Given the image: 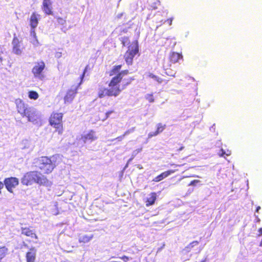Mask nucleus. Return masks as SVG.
Listing matches in <instances>:
<instances>
[{"mask_svg": "<svg viewBox=\"0 0 262 262\" xmlns=\"http://www.w3.org/2000/svg\"><path fill=\"white\" fill-rule=\"evenodd\" d=\"M94 237V235L92 234L88 235L83 234L80 235L78 238L79 243H87L90 242Z\"/></svg>", "mask_w": 262, "mask_h": 262, "instance_id": "a211bd4d", "label": "nucleus"}, {"mask_svg": "<svg viewBox=\"0 0 262 262\" xmlns=\"http://www.w3.org/2000/svg\"><path fill=\"white\" fill-rule=\"evenodd\" d=\"M17 108L18 112L25 116L27 113L31 110V107H28L21 100L18 99L16 100Z\"/></svg>", "mask_w": 262, "mask_h": 262, "instance_id": "9b49d317", "label": "nucleus"}, {"mask_svg": "<svg viewBox=\"0 0 262 262\" xmlns=\"http://www.w3.org/2000/svg\"><path fill=\"white\" fill-rule=\"evenodd\" d=\"M36 249L31 248L26 254L27 262H34L36 258Z\"/></svg>", "mask_w": 262, "mask_h": 262, "instance_id": "4468645a", "label": "nucleus"}, {"mask_svg": "<svg viewBox=\"0 0 262 262\" xmlns=\"http://www.w3.org/2000/svg\"><path fill=\"white\" fill-rule=\"evenodd\" d=\"M62 118V113H56L52 114L50 119V124L56 128L59 135H61L63 132Z\"/></svg>", "mask_w": 262, "mask_h": 262, "instance_id": "7ed1b4c3", "label": "nucleus"}, {"mask_svg": "<svg viewBox=\"0 0 262 262\" xmlns=\"http://www.w3.org/2000/svg\"><path fill=\"white\" fill-rule=\"evenodd\" d=\"M258 232L262 234V228L259 229Z\"/></svg>", "mask_w": 262, "mask_h": 262, "instance_id": "49530a36", "label": "nucleus"}, {"mask_svg": "<svg viewBox=\"0 0 262 262\" xmlns=\"http://www.w3.org/2000/svg\"><path fill=\"white\" fill-rule=\"evenodd\" d=\"M176 171H177V170H168L167 171H165V172L162 173L161 174V176H162V178L163 179L164 178H165L167 177L170 174L174 173Z\"/></svg>", "mask_w": 262, "mask_h": 262, "instance_id": "b1692460", "label": "nucleus"}, {"mask_svg": "<svg viewBox=\"0 0 262 262\" xmlns=\"http://www.w3.org/2000/svg\"><path fill=\"white\" fill-rule=\"evenodd\" d=\"M39 17L40 15L35 13H33L31 15L30 19V25L32 29H35L37 27Z\"/></svg>", "mask_w": 262, "mask_h": 262, "instance_id": "2eb2a0df", "label": "nucleus"}, {"mask_svg": "<svg viewBox=\"0 0 262 262\" xmlns=\"http://www.w3.org/2000/svg\"><path fill=\"white\" fill-rule=\"evenodd\" d=\"M12 52L16 55H20L23 50L22 43L19 39L15 37H14L12 42Z\"/></svg>", "mask_w": 262, "mask_h": 262, "instance_id": "1a4fd4ad", "label": "nucleus"}, {"mask_svg": "<svg viewBox=\"0 0 262 262\" xmlns=\"http://www.w3.org/2000/svg\"><path fill=\"white\" fill-rule=\"evenodd\" d=\"M42 10L47 14L50 15L52 13V3L51 0H43V1Z\"/></svg>", "mask_w": 262, "mask_h": 262, "instance_id": "ddd939ff", "label": "nucleus"}, {"mask_svg": "<svg viewBox=\"0 0 262 262\" xmlns=\"http://www.w3.org/2000/svg\"><path fill=\"white\" fill-rule=\"evenodd\" d=\"M85 71H86V69L84 70V72H83V73L82 75L81 76V82H80V83H79V84H80L82 83V79H83V77H84V76Z\"/></svg>", "mask_w": 262, "mask_h": 262, "instance_id": "79ce46f5", "label": "nucleus"}, {"mask_svg": "<svg viewBox=\"0 0 262 262\" xmlns=\"http://www.w3.org/2000/svg\"><path fill=\"white\" fill-rule=\"evenodd\" d=\"M8 251V248L5 246L0 247V262L6 256Z\"/></svg>", "mask_w": 262, "mask_h": 262, "instance_id": "412c9836", "label": "nucleus"}, {"mask_svg": "<svg viewBox=\"0 0 262 262\" xmlns=\"http://www.w3.org/2000/svg\"><path fill=\"white\" fill-rule=\"evenodd\" d=\"M145 99L149 102H154V98L152 94H147L145 96Z\"/></svg>", "mask_w": 262, "mask_h": 262, "instance_id": "393cba45", "label": "nucleus"}, {"mask_svg": "<svg viewBox=\"0 0 262 262\" xmlns=\"http://www.w3.org/2000/svg\"><path fill=\"white\" fill-rule=\"evenodd\" d=\"M123 31H124V32H127V30H123Z\"/></svg>", "mask_w": 262, "mask_h": 262, "instance_id": "864d4df0", "label": "nucleus"}, {"mask_svg": "<svg viewBox=\"0 0 262 262\" xmlns=\"http://www.w3.org/2000/svg\"><path fill=\"white\" fill-rule=\"evenodd\" d=\"M121 68V65L114 66L110 72V75L112 76L111 81L108 87L105 88L102 86H99L98 90V96L100 98L105 96L117 97L119 95L121 91L124 89V87L121 88L120 83L121 81L123 76L128 74L127 70H124L120 72Z\"/></svg>", "mask_w": 262, "mask_h": 262, "instance_id": "f257e3e1", "label": "nucleus"}, {"mask_svg": "<svg viewBox=\"0 0 262 262\" xmlns=\"http://www.w3.org/2000/svg\"><path fill=\"white\" fill-rule=\"evenodd\" d=\"M166 74H167L168 75L171 76H174V75H175V74H176V73H174V74H172V73H171V72H169V71H166Z\"/></svg>", "mask_w": 262, "mask_h": 262, "instance_id": "ea45409f", "label": "nucleus"}, {"mask_svg": "<svg viewBox=\"0 0 262 262\" xmlns=\"http://www.w3.org/2000/svg\"><path fill=\"white\" fill-rule=\"evenodd\" d=\"M159 134L156 131L155 132H150L148 134V138H150L154 136H156Z\"/></svg>", "mask_w": 262, "mask_h": 262, "instance_id": "72a5a7b5", "label": "nucleus"}, {"mask_svg": "<svg viewBox=\"0 0 262 262\" xmlns=\"http://www.w3.org/2000/svg\"><path fill=\"white\" fill-rule=\"evenodd\" d=\"M162 180H163V178H162V176H161V174H160L158 176L156 177L153 180V181H155V182H159V181H161Z\"/></svg>", "mask_w": 262, "mask_h": 262, "instance_id": "f704fd0d", "label": "nucleus"}, {"mask_svg": "<svg viewBox=\"0 0 262 262\" xmlns=\"http://www.w3.org/2000/svg\"><path fill=\"white\" fill-rule=\"evenodd\" d=\"M128 41V38H124L122 40V43L123 45V46H125V44Z\"/></svg>", "mask_w": 262, "mask_h": 262, "instance_id": "58836bf2", "label": "nucleus"}, {"mask_svg": "<svg viewBox=\"0 0 262 262\" xmlns=\"http://www.w3.org/2000/svg\"><path fill=\"white\" fill-rule=\"evenodd\" d=\"M148 77L153 79L154 80L157 81L159 83H161L163 82V80L162 78L154 75L152 73H148L147 75Z\"/></svg>", "mask_w": 262, "mask_h": 262, "instance_id": "5701e85b", "label": "nucleus"}, {"mask_svg": "<svg viewBox=\"0 0 262 262\" xmlns=\"http://www.w3.org/2000/svg\"><path fill=\"white\" fill-rule=\"evenodd\" d=\"M30 35L33 37V38H36L37 36H36V33H35V29H31V31H30Z\"/></svg>", "mask_w": 262, "mask_h": 262, "instance_id": "2f4dec72", "label": "nucleus"}, {"mask_svg": "<svg viewBox=\"0 0 262 262\" xmlns=\"http://www.w3.org/2000/svg\"><path fill=\"white\" fill-rule=\"evenodd\" d=\"M19 183L18 179L16 178L11 177L7 178L4 181V184L7 189L10 192H13V189L15 188Z\"/></svg>", "mask_w": 262, "mask_h": 262, "instance_id": "0eeeda50", "label": "nucleus"}, {"mask_svg": "<svg viewBox=\"0 0 262 262\" xmlns=\"http://www.w3.org/2000/svg\"><path fill=\"white\" fill-rule=\"evenodd\" d=\"M4 187V183L0 181V194L1 193V190Z\"/></svg>", "mask_w": 262, "mask_h": 262, "instance_id": "a19ab883", "label": "nucleus"}, {"mask_svg": "<svg viewBox=\"0 0 262 262\" xmlns=\"http://www.w3.org/2000/svg\"><path fill=\"white\" fill-rule=\"evenodd\" d=\"M51 160V164L53 166V170L57 165L59 164L61 162L62 157L59 155H55L49 158Z\"/></svg>", "mask_w": 262, "mask_h": 262, "instance_id": "dca6fc26", "label": "nucleus"}, {"mask_svg": "<svg viewBox=\"0 0 262 262\" xmlns=\"http://www.w3.org/2000/svg\"><path fill=\"white\" fill-rule=\"evenodd\" d=\"M224 155H226V156H230L231 155V151L229 150H228L227 152H226L223 149H222L221 153L219 154V156L220 157H223Z\"/></svg>", "mask_w": 262, "mask_h": 262, "instance_id": "c85d7f7f", "label": "nucleus"}, {"mask_svg": "<svg viewBox=\"0 0 262 262\" xmlns=\"http://www.w3.org/2000/svg\"><path fill=\"white\" fill-rule=\"evenodd\" d=\"M113 112V111H108L105 114V118L102 120V121H104L105 119H106L107 118H108L110 116V115Z\"/></svg>", "mask_w": 262, "mask_h": 262, "instance_id": "e433bc0d", "label": "nucleus"}, {"mask_svg": "<svg viewBox=\"0 0 262 262\" xmlns=\"http://www.w3.org/2000/svg\"><path fill=\"white\" fill-rule=\"evenodd\" d=\"M156 200V193H151L148 195V196L147 198V200L146 201V206H148L149 205H152L154 204L155 201Z\"/></svg>", "mask_w": 262, "mask_h": 262, "instance_id": "6ab92c4d", "label": "nucleus"}, {"mask_svg": "<svg viewBox=\"0 0 262 262\" xmlns=\"http://www.w3.org/2000/svg\"><path fill=\"white\" fill-rule=\"evenodd\" d=\"M45 67V63L42 60L35 62L32 69V73L34 77L40 80H42L45 77L44 74Z\"/></svg>", "mask_w": 262, "mask_h": 262, "instance_id": "20e7f679", "label": "nucleus"}, {"mask_svg": "<svg viewBox=\"0 0 262 262\" xmlns=\"http://www.w3.org/2000/svg\"><path fill=\"white\" fill-rule=\"evenodd\" d=\"M120 258L122 259L125 262H127L128 260H129L130 259H131L130 258H129L126 256H123L122 257H120Z\"/></svg>", "mask_w": 262, "mask_h": 262, "instance_id": "c9c22d12", "label": "nucleus"}, {"mask_svg": "<svg viewBox=\"0 0 262 262\" xmlns=\"http://www.w3.org/2000/svg\"><path fill=\"white\" fill-rule=\"evenodd\" d=\"M51 160L47 157H41L37 159V164L38 168L45 173H51L53 170V166Z\"/></svg>", "mask_w": 262, "mask_h": 262, "instance_id": "423d86ee", "label": "nucleus"}, {"mask_svg": "<svg viewBox=\"0 0 262 262\" xmlns=\"http://www.w3.org/2000/svg\"><path fill=\"white\" fill-rule=\"evenodd\" d=\"M77 93V88L71 89L68 90L64 98V103H71Z\"/></svg>", "mask_w": 262, "mask_h": 262, "instance_id": "f8f14e48", "label": "nucleus"}, {"mask_svg": "<svg viewBox=\"0 0 262 262\" xmlns=\"http://www.w3.org/2000/svg\"><path fill=\"white\" fill-rule=\"evenodd\" d=\"M21 182L25 185H31L35 183L40 185L50 186L51 183L47 178L41 173L33 171L27 172L21 180Z\"/></svg>", "mask_w": 262, "mask_h": 262, "instance_id": "f03ea898", "label": "nucleus"}, {"mask_svg": "<svg viewBox=\"0 0 262 262\" xmlns=\"http://www.w3.org/2000/svg\"><path fill=\"white\" fill-rule=\"evenodd\" d=\"M167 21L168 22L169 25H171L172 24V18H171L168 19L167 20Z\"/></svg>", "mask_w": 262, "mask_h": 262, "instance_id": "c03bdc74", "label": "nucleus"}, {"mask_svg": "<svg viewBox=\"0 0 262 262\" xmlns=\"http://www.w3.org/2000/svg\"><path fill=\"white\" fill-rule=\"evenodd\" d=\"M199 244V242L198 241H193L187 247V248H191L194 246H197Z\"/></svg>", "mask_w": 262, "mask_h": 262, "instance_id": "c756f323", "label": "nucleus"}, {"mask_svg": "<svg viewBox=\"0 0 262 262\" xmlns=\"http://www.w3.org/2000/svg\"><path fill=\"white\" fill-rule=\"evenodd\" d=\"M165 126L162 125V124L159 123L157 125V129L156 132L159 134L161 133L164 129Z\"/></svg>", "mask_w": 262, "mask_h": 262, "instance_id": "bb28decb", "label": "nucleus"}, {"mask_svg": "<svg viewBox=\"0 0 262 262\" xmlns=\"http://www.w3.org/2000/svg\"><path fill=\"white\" fill-rule=\"evenodd\" d=\"M182 58V56L178 53H172L170 56V61L173 63L178 62L180 59Z\"/></svg>", "mask_w": 262, "mask_h": 262, "instance_id": "aec40b11", "label": "nucleus"}, {"mask_svg": "<svg viewBox=\"0 0 262 262\" xmlns=\"http://www.w3.org/2000/svg\"><path fill=\"white\" fill-rule=\"evenodd\" d=\"M21 233L32 238H35L36 239L38 238V237L35 232L28 228H21Z\"/></svg>", "mask_w": 262, "mask_h": 262, "instance_id": "f3484780", "label": "nucleus"}, {"mask_svg": "<svg viewBox=\"0 0 262 262\" xmlns=\"http://www.w3.org/2000/svg\"><path fill=\"white\" fill-rule=\"evenodd\" d=\"M130 133V131L129 130H127L126 132H125L124 134V135H123L124 137H125L126 135H128V134H129Z\"/></svg>", "mask_w": 262, "mask_h": 262, "instance_id": "a18cd8bd", "label": "nucleus"}, {"mask_svg": "<svg viewBox=\"0 0 262 262\" xmlns=\"http://www.w3.org/2000/svg\"><path fill=\"white\" fill-rule=\"evenodd\" d=\"M60 54H61L60 53H57L56 56L57 57H60Z\"/></svg>", "mask_w": 262, "mask_h": 262, "instance_id": "3c124183", "label": "nucleus"}, {"mask_svg": "<svg viewBox=\"0 0 262 262\" xmlns=\"http://www.w3.org/2000/svg\"><path fill=\"white\" fill-rule=\"evenodd\" d=\"M200 182V181L199 180H194L192 181H191L189 184L188 185L189 186H195L196 184L199 183Z\"/></svg>", "mask_w": 262, "mask_h": 262, "instance_id": "7c9ffc66", "label": "nucleus"}, {"mask_svg": "<svg viewBox=\"0 0 262 262\" xmlns=\"http://www.w3.org/2000/svg\"><path fill=\"white\" fill-rule=\"evenodd\" d=\"M142 148H139L138 149H136V150H134L133 152L132 158L128 160V162L131 161L134 158V157L136 156V155L138 153L141 152L142 151Z\"/></svg>", "mask_w": 262, "mask_h": 262, "instance_id": "a878e982", "label": "nucleus"}, {"mask_svg": "<svg viewBox=\"0 0 262 262\" xmlns=\"http://www.w3.org/2000/svg\"><path fill=\"white\" fill-rule=\"evenodd\" d=\"M184 147L183 146H182V147H181L179 149V151H181V150H183V149H184Z\"/></svg>", "mask_w": 262, "mask_h": 262, "instance_id": "09e8293b", "label": "nucleus"}, {"mask_svg": "<svg viewBox=\"0 0 262 262\" xmlns=\"http://www.w3.org/2000/svg\"><path fill=\"white\" fill-rule=\"evenodd\" d=\"M4 55V49L0 45V60L2 61L3 57Z\"/></svg>", "mask_w": 262, "mask_h": 262, "instance_id": "473e14b6", "label": "nucleus"}, {"mask_svg": "<svg viewBox=\"0 0 262 262\" xmlns=\"http://www.w3.org/2000/svg\"><path fill=\"white\" fill-rule=\"evenodd\" d=\"M31 42L34 47H38L40 45V43L38 41L37 37L36 38L35 37V38H33L31 40Z\"/></svg>", "mask_w": 262, "mask_h": 262, "instance_id": "cd10ccee", "label": "nucleus"}, {"mask_svg": "<svg viewBox=\"0 0 262 262\" xmlns=\"http://www.w3.org/2000/svg\"><path fill=\"white\" fill-rule=\"evenodd\" d=\"M124 136L122 135L121 136L118 137L117 138H116V140H118L119 141H121L123 138Z\"/></svg>", "mask_w": 262, "mask_h": 262, "instance_id": "37998d69", "label": "nucleus"}, {"mask_svg": "<svg viewBox=\"0 0 262 262\" xmlns=\"http://www.w3.org/2000/svg\"><path fill=\"white\" fill-rule=\"evenodd\" d=\"M138 52V44L137 41L133 42L128 47L127 51L124 55V59L126 63L130 65L135 55Z\"/></svg>", "mask_w": 262, "mask_h": 262, "instance_id": "39448f33", "label": "nucleus"}, {"mask_svg": "<svg viewBox=\"0 0 262 262\" xmlns=\"http://www.w3.org/2000/svg\"><path fill=\"white\" fill-rule=\"evenodd\" d=\"M25 116L28 118L29 121L34 124H37L39 119V114L37 112L36 110L33 107L31 108V110L27 113Z\"/></svg>", "mask_w": 262, "mask_h": 262, "instance_id": "6e6552de", "label": "nucleus"}, {"mask_svg": "<svg viewBox=\"0 0 262 262\" xmlns=\"http://www.w3.org/2000/svg\"><path fill=\"white\" fill-rule=\"evenodd\" d=\"M256 219H257V221L258 222H260V219H259L257 216H256Z\"/></svg>", "mask_w": 262, "mask_h": 262, "instance_id": "603ef678", "label": "nucleus"}, {"mask_svg": "<svg viewBox=\"0 0 262 262\" xmlns=\"http://www.w3.org/2000/svg\"><path fill=\"white\" fill-rule=\"evenodd\" d=\"M170 165L171 166H173V165H174V164H170ZM176 166H181V165H175Z\"/></svg>", "mask_w": 262, "mask_h": 262, "instance_id": "de8ad7c7", "label": "nucleus"}, {"mask_svg": "<svg viewBox=\"0 0 262 262\" xmlns=\"http://www.w3.org/2000/svg\"><path fill=\"white\" fill-rule=\"evenodd\" d=\"M97 139V137L96 135V133L91 130L88 133H86L82 135L81 137V140L84 143L86 142H92Z\"/></svg>", "mask_w": 262, "mask_h": 262, "instance_id": "9d476101", "label": "nucleus"}, {"mask_svg": "<svg viewBox=\"0 0 262 262\" xmlns=\"http://www.w3.org/2000/svg\"><path fill=\"white\" fill-rule=\"evenodd\" d=\"M28 96L31 99L36 100L38 99L39 95L36 92L31 91L29 92Z\"/></svg>", "mask_w": 262, "mask_h": 262, "instance_id": "4be33fe9", "label": "nucleus"}, {"mask_svg": "<svg viewBox=\"0 0 262 262\" xmlns=\"http://www.w3.org/2000/svg\"><path fill=\"white\" fill-rule=\"evenodd\" d=\"M260 209V207L258 206L257 207L256 212H258L259 210Z\"/></svg>", "mask_w": 262, "mask_h": 262, "instance_id": "8fccbe9b", "label": "nucleus"}, {"mask_svg": "<svg viewBox=\"0 0 262 262\" xmlns=\"http://www.w3.org/2000/svg\"><path fill=\"white\" fill-rule=\"evenodd\" d=\"M58 23L62 24V25H63V24L65 23V20H63L62 18H59L58 19Z\"/></svg>", "mask_w": 262, "mask_h": 262, "instance_id": "4c0bfd02", "label": "nucleus"}]
</instances>
